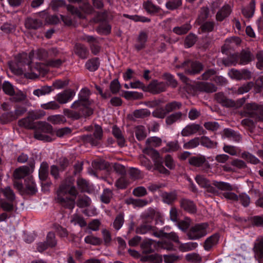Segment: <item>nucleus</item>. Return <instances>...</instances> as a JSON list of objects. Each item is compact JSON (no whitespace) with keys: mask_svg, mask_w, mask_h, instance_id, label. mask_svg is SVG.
<instances>
[{"mask_svg":"<svg viewBox=\"0 0 263 263\" xmlns=\"http://www.w3.org/2000/svg\"><path fill=\"white\" fill-rule=\"evenodd\" d=\"M194 89L200 92L212 93L217 90V87L211 83L198 82L194 85Z\"/></svg>","mask_w":263,"mask_h":263,"instance_id":"f8f14e48","label":"nucleus"},{"mask_svg":"<svg viewBox=\"0 0 263 263\" xmlns=\"http://www.w3.org/2000/svg\"><path fill=\"white\" fill-rule=\"evenodd\" d=\"M136 233L142 235L149 233L156 237L155 233H159V231L156 227L151 225L150 223L142 221V223L136 228Z\"/></svg>","mask_w":263,"mask_h":263,"instance_id":"9b49d317","label":"nucleus"},{"mask_svg":"<svg viewBox=\"0 0 263 263\" xmlns=\"http://www.w3.org/2000/svg\"><path fill=\"white\" fill-rule=\"evenodd\" d=\"M253 251L255 256L259 259L263 258V237H258L255 241Z\"/></svg>","mask_w":263,"mask_h":263,"instance_id":"393cba45","label":"nucleus"},{"mask_svg":"<svg viewBox=\"0 0 263 263\" xmlns=\"http://www.w3.org/2000/svg\"><path fill=\"white\" fill-rule=\"evenodd\" d=\"M84 241L86 243L93 246H99L102 244V240L93 235H89L86 236L84 238Z\"/></svg>","mask_w":263,"mask_h":263,"instance_id":"4d7b16f0","label":"nucleus"},{"mask_svg":"<svg viewBox=\"0 0 263 263\" xmlns=\"http://www.w3.org/2000/svg\"><path fill=\"white\" fill-rule=\"evenodd\" d=\"M252 60V55L250 51L242 50L239 53V64L246 65Z\"/></svg>","mask_w":263,"mask_h":263,"instance_id":"72a5a7b5","label":"nucleus"},{"mask_svg":"<svg viewBox=\"0 0 263 263\" xmlns=\"http://www.w3.org/2000/svg\"><path fill=\"white\" fill-rule=\"evenodd\" d=\"M215 100L223 106L226 107H233L235 103L231 100H229L222 92H218L215 95Z\"/></svg>","mask_w":263,"mask_h":263,"instance_id":"bb28decb","label":"nucleus"},{"mask_svg":"<svg viewBox=\"0 0 263 263\" xmlns=\"http://www.w3.org/2000/svg\"><path fill=\"white\" fill-rule=\"evenodd\" d=\"M100 66V61L98 58H93L88 60L85 63V67L90 71H96Z\"/></svg>","mask_w":263,"mask_h":263,"instance_id":"f704fd0d","label":"nucleus"},{"mask_svg":"<svg viewBox=\"0 0 263 263\" xmlns=\"http://www.w3.org/2000/svg\"><path fill=\"white\" fill-rule=\"evenodd\" d=\"M182 107V103L180 102L173 101L167 103L165 108L167 114L180 109Z\"/></svg>","mask_w":263,"mask_h":263,"instance_id":"a18cd8bd","label":"nucleus"},{"mask_svg":"<svg viewBox=\"0 0 263 263\" xmlns=\"http://www.w3.org/2000/svg\"><path fill=\"white\" fill-rule=\"evenodd\" d=\"M91 199L87 196H83L80 197L77 201V205L80 208H85L89 206L91 204Z\"/></svg>","mask_w":263,"mask_h":263,"instance_id":"e2e57ef3","label":"nucleus"},{"mask_svg":"<svg viewBox=\"0 0 263 263\" xmlns=\"http://www.w3.org/2000/svg\"><path fill=\"white\" fill-rule=\"evenodd\" d=\"M148 34L144 31H141L136 40L135 44V48L138 51L144 49L146 47V43L147 41Z\"/></svg>","mask_w":263,"mask_h":263,"instance_id":"4be33fe9","label":"nucleus"},{"mask_svg":"<svg viewBox=\"0 0 263 263\" xmlns=\"http://www.w3.org/2000/svg\"><path fill=\"white\" fill-rule=\"evenodd\" d=\"M205 161V158L201 155L191 157L188 160L189 164L195 167L202 166Z\"/></svg>","mask_w":263,"mask_h":263,"instance_id":"c9c22d12","label":"nucleus"},{"mask_svg":"<svg viewBox=\"0 0 263 263\" xmlns=\"http://www.w3.org/2000/svg\"><path fill=\"white\" fill-rule=\"evenodd\" d=\"M60 54V51L55 48H51L46 50L44 49H39L36 52L37 58L39 60L47 61L49 58L59 56Z\"/></svg>","mask_w":263,"mask_h":263,"instance_id":"1a4fd4ad","label":"nucleus"},{"mask_svg":"<svg viewBox=\"0 0 263 263\" xmlns=\"http://www.w3.org/2000/svg\"><path fill=\"white\" fill-rule=\"evenodd\" d=\"M34 133V137L40 140L46 142H51L52 138L46 134H52L53 127L49 123L46 122L39 121L35 123Z\"/></svg>","mask_w":263,"mask_h":263,"instance_id":"7ed1b4c3","label":"nucleus"},{"mask_svg":"<svg viewBox=\"0 0 263 263\" xmlns=\"http://www.w3.org/2000/svg\"><path fill=\"white\" fill-rule=\"evenodd\" d=\"M161 197L163 201L167 204H171L177 199V194L175 192H164L162 194Z\"/></svg>","mask_w":263,"mask_h":263,"instance_id":"c03bdc74","label":"nucleus"},{"mask_svg":"<svg viewBox=\"0 0 263 263\" xmlns=\"http://www.w3.org/2000/svg\"><path fill=\"white\" fill-rule=\"evenodd\" d=\"M181 208L190 213L194 214L197 211L196 205L194 202L189 199L183 198L180 200Z\"/></svg>","mask_w":263,"mask_h":263,"instance_id":"aec40b11","label":"nucleus"},{"mask_svg":"<svg viewBox=\"0 0 263 263\" xmlns=\"http://www.w3.org/2000/svg\"><path fill=\"white\" fill-rule=\"evenodd\" d=\"M212 185L218 189L223 191H232L234 189L229 183L214 180Z\"/></svg>","mask_w":263,"mask_h":263,"instance_id":"e433bc0d","label":"nucleus"},{"mask_svg":"<svg viewBox=\"0 0 263 263\" xmlns=\"http://www.w3.org/2000/svg\"><path fill=\"white\" fill-rule=\"evenodd\" d=\"M90 91L87 88H82L79 93V98L77 101L90 105L89 99Z\"/></svg>","mask_w":263,"mask_h":263,"instance_id":"58836bf2","label":"nucleus"},{"mask_svg":"<svg viewBox=\"0 0 263 263\" xmlns=\"http://www.w3.org/2000/svg\"><path fill=\"white\" fill-rule=\"evenodd\" d=\"M191 25L189 23H185L179 27H175L173 28V31L178 35L186 34L191 29Z\"/></svg>","mask_w":263,"mask_h":263,"instance_id":"8fccbe9b","label":"nucleus"},{"mask_svg":"<svg viewBox=\"0 0 263 263\" xmlns=\"http://www.w3.org/2000/svg\"><path fill=\"white\" fill-rule=\"evenodd\" d=\"M77 194L78 192L74 186L63 183L57 191L56 200L64 208L72 210L75 206V200L74 198L69 197L68 195L76 197Z\"/></svg>","mask_w":263,"mask_h":263,"instance_id":"f257e3e1","label":"nucleus"},{"mask_svg":"<svg viewBox=\"0 0 263 263\" xmlns=\"http://www.w3.org/2000/svg\"><path fill=\"white\" fill-rule=\"evenodd\" d=\"M145 154L149 155L154 162V164H156V162H159L162 161L160 158L159 153L157 151L150 148H145L144 151Z\"/></svg>","mask_w":263,"mask_h":263,"instance_id":"5fc2aeb1","label":"nucleus"},{"mask_svg":"<svg viewBox=\"0 0 263 263\" xmlns=\"http://www.w3.org/2000/svg\"><path fill=\"white\" fill-rule=\"evenodd\" d=\"M155 214V210L149 208L141 215L142 221L151 223L152 222Z\"/></svg>","mask_w":263,"mask_h":263,"instance_id":"79ce46f5","label":"nucleus"},{"mask_svg":"<svg viewBox=\"0 0 263 263\" xmlns=\"http://www.w3.org/2000/svg\"><path fill=\"white\" fill-rule=\"evenodd\" d=\"M150 115L151 111L146 108L137 109L133 112V115L136 118H144Z\"/></svg>","mask_w":263,"mask_h":263,"instance_id":"69168bd1","label":"nucleus"},{"mask_svg":"<svg viewBox=\"0 0 263 263\" xmlns=\"http://www.w3.org/2000/svg\"><path fill=\"white\" fill-rule=\"evenodd\" d=\"M220 238L218 233H215L208 237L203 243V248L206 251H210L212 249L216 246L219 241Z\"/></svg>","mask_w":263,"mask_h":263,"instance_id":"6ab92c4d","label":"nucleus"},{"mask_svg":"<svg viewBox=\"0 0 263 263\" xmlns=\"http://www.w3.org/2000/svg\"><path fill=\"white\" fill-rule=\"evenodd\" d=\"M33 57V53L32 52H30L29 54L23 52L18 54L16 57V61L18 66H22L27 65L28 68H30L31 74L32 75V77H37L39 74V71L37 69H36L37 71V72L36 73L35 70L33 69L32 67L30 66Z\"/></svg>","mask_w":263,"mask_h":263,"instance_id":"0eeeda50","label":"nucleus"},{"mask_svg":"<svg viewBox=\"0 0 263 263\" xmlns=\"http://www.w3.org/2000/svg\"><path fill=\"white\" fill-rule=\"evenodd\" d=\"M223 63L227 66L235 65L237 63L239 64V53L233 54L227 58L223 59Z\"/></svg>","mask_w":263,"mask_h":263,"instance_id":"37998d69","label":"nucleus"},{"mask_svg":"<svg viewBox=\"0 0 263 263\" xmlns=\"http://www.w3.org/2000/svg\"><path fill=\"white\" fill-rule=\"evenodd\" d=\"M182 5V0H170L166 3L165 7L168 10L173 11L178 9Z\"/></svg>","mask_w":263,"mask_h":263,"instance_id":"6e6d98bb","label":"nucleus"},{"mask_svg":"<svg viewBox=\"0 0 263 263\" xmlns=\"http://www.w3.org/2000/svg\"><path fill=\"white\" fill-rule=\"evenodd\" d=\"M25 188L23 191L24 193L28 195H33L37 192L36 184L32 177L27 178L25 180Z\"/></svg>","mask_w":263,"mask_h":263,"instance_id":"b1692460","label":"nucleus"},{"mask_svg":"<svg viewBox=\"0 0 263 263\" xmlns=\"http://www.w3.org/2000/svg\"><path fill=\"white\" fill-rule=\"evenodd\" d=\"M162 78L164 80L167 81L166 84L167 86H170L173 88H175L177 86V82L174 79V76L169 73H165L163 74Z\"/></svg>","mask_w":263,"mask_h":263,"instance_id":"052dcab7","label":"nucleus"},{"mask_svg":"<svg viewBox=\"0 0 263 263\" xmlns=\"http://www.w3.org/2000/svg\"><path fill=\"white\" fill-rule=\"evenodd\" d=\"M70 222L74 225L79 224L81 227H84L87 225L84 218L77 214H74L71 216Z\"/></svg>","mask_w":263,"mask_h":263,"instance_id":"603ef678","label":"nucleus"},{"mask_svg":"<svg viewBox=\"0 0 263 263\" xmlns=\"http://www.w3.org/2000/svg\"><path fill=\"white\" fill-rule=\"evenodd\" d=\"M81 40L89 43L92 54L97 55L99 53L101 47L99 45V41L96 37L93 36L84 35L82 37Z\"/></svg>","mask_w":263,"mask_h":263,"instance_id":"ddd939ff","label":"nucleus"},{"mask_svg":"<svg viewBox=\"0 0 263 263\" xmlns=\"http://www.w3.org/2000/svg\"><path fill=\"white\" fill-rule=\"evenodd\" d=\"M89 106L88 104L76 100L71 105L72 109L64 108L63 114L72 120H77L83 117L87 118L93 114V110Z\"/></svg>","mask_w":263,"mask_h":263,"instance_id":"f03ea898","label":"nucleus"},{"mask_svg":"<svg viewBox=\"0 0 263 263\" xmlns=\"http://www.w3.org/2000/svg\"><path fill=\"white\" fill-rule=\"evenodd\" d=\"M208 223H197L189 230L187 236L190 240H197L205 236L208 234L209 228Z\"/></svg>","mask_w":263,"mask_h":263,"instance_id":"20e7f679","label":"nucleus"},{"mask_svg":"<svg viewBox=\"0 0 263 263\" xmlns=\"http://www.w3.org/2000/svg\"><path fill=\"white\" fill-rule=\"evenodd\" d=\"M232 7L229 4H225L218 10L216 15V19L217 21L221 22L228 17L232 12Z\"/></svg>","mask_w":263,"mask_h":263,"instance_id":"5701e85b","label":"nucleus"},{"mask_svg":"<svg viewBox=\"0 0 263 263\" xmlns=\"http://www.w3.org/2000/svg\"><path fill=\"white\" fill-rule=\"evenodd\" d=\"M65 116L62 115H51L47 118V121L53 124H62L66 122Z\"/></svg>","mask_w":263,"mask_h":263,"instance_id":"4c0bfd02","label":"nucleus"},{"mask_svg":"<svg viewBox=\"0 0 263 263\" xmlns=\"http://www.w3.org/2000/svg\"><path fill=\"white\" fill-rule=\"evenodd\" d=\"M39 178L41 180L45 181L48 176V164L45 162L41 163L39 173Z\"/></svg>","mask_w":263,"mask_h":263,"instance_id":"49530a36","label":"nucleus"},{"mask_svg":"<svg viewBox=\"0 0 263 263\" xmlns=\"http://www.w3.org/2000/svg\"><path fill=\"white\" fill-rule=\"evenodd\" d=\"M74 51L76 55L82 59H86L89 54V51L87 48L80 43H77L74 48Z\"/></svg>","mask_w":263,"mask_h":263,"instance_id":"a878e982","label":"nucleus"},{"mask_svg":"<svg viewBox=\"0 0 263 263\" xmlns=\"http://www.w3.org/2000/svg\"><path fill=\"white\" fill-rule=\"evenodd\" d=\"M40 118V116L36 114L29 113V116L18 121V125L26 128L34 129L35 125L33 124V121Z\"/></svg>","mask_w":263,"mask_h":263,"instance_id":"dca6fc26","label":"nucleus"},{"mask_svg":"<svg viewBox=\"0 0 263 263\" xmlns=\"http://www.w3.org/2000/svg\"><path fill=\"white\" fill-rule=\"evenodd\" d=\"M66 7L67 10L70 12L71 14L75 15L80 18H85V15L82 13L80 10L87 14H91L95 11L93 7L88 2L83 3L82 5L80 6L79 9L71 5H68Z\"/></svg>","mask_w":263,"mask_h":263,"instance_id":"423d86ee","label":"nucleus"},{"mask_svg":"<svg viewBox=\"0 0 263 263\" xmlns=\"http://www.w3.org/2000/svg\"><path fill=\"white\" fill-rule=\"evenodd\" d=\"M143 7L144 9L149 13L158 12L160 10V8L153 4L152 1L150 0L144 2Z\"/></svg>","mask_w":263,"mask_h":263,"instance_id":"a19ab883","label":"nucleus"},{"mask_svg":"<svg viewBox=\"0 0 263 263\" xmlns=\"http://www.w3.org/2000/svg\"><path fill=\"white\" fill-rule=\"evenodd\" d=\"M124 221V214L120 213L116 217L113 223L114 228L116 230H119L122 227Z\"/></svg>","mask_w":263,"mask_h":263,"instance_id":"774afa93","label":"nucleus"},{"mask_svg":"<svg viewBox=\"0 0 263 263\" xmlns=\"http://www.w3.org/2000/svg\"><path fill=\"white\" fill-rule=\"evenodd\" d=\"M167 85L163 82H159L157 80H152L147 86V91L153 94H159L165 91Z\"/></svg>","mask_w":263,"mask_h":263,"instance_id":"9d476101","label":"nucleus"},{"mask_svg":"<svg viewBox=\"0 0 263 263\" xmlns=\"http://www.w3.org/2000/svg\"><path fill=\"white\" fill-rule=\"evenodd\" d=\"M53 89L52 86H43L41 87L40 88L35 89L33 91V95L36 96L37 97H40L41 96L45 95L51 92Z\"/></svg>","mask_w":263,"mask_h":263,"instance_id":"13d9d810","label":"nucleus"},{"mask_svg":"<svg viewBox=\"0 0 263 263\" xmlns=\"http://www.w3.org/2000/svg\"><path fill=\"white\" fill-rule=\"evenodd\" d=\"M101 233L104 245L109 246L112 241L111 233L106 229H102Z\"/></svg>","mask_w":263,"mask_h":263,"instance_id":"680f3d73","label":"nucleus"},{"mask_svg":"<svg viewBox=\"0 0 263 263\" xmlns=\"http://www.w3.org/2000/svg\"><path fill=\"white\" fill-rule=\"evenodd\" d=\"M112 133L116 138L118 145L121 147L124 146L125 140L120 129L116 125H114L112 127Z\"/></svg>","mask_w":263,"mask_h":263,"instance_id":"2f4dec72","label":"nucleus"},{"mask_svg":"<svg viewBox=\"0 0 263 263\" xmlns=\"http://www.w3.org/2000/svg\"><path fill=\"white\" fill-rule=\"evenodd\" d=\"M200 144V138L195 137L183 144L185 149H192L197 147Z\"/></svg>","mask_w":263,"mask_h":263,"instance_id":"338daca9","label":"nucleus"},{"mask_svg":"<svg viewBox=\"0 0 263 263\" xmlns=\"http://www.w3.org/2000/svg\"><path fill=\"white\" fill-rule=\"evenodd\" d=\"M135 136L139 141L143 140L146 137V133L145 127L143 126L139 125L135 127Z\"/></svg>","mask_w":263,"mask_h":263,"instance_id":"bf43d9fd","label":"nucleus"},{"mask_svg":"<svg viewBox=\"0 0 263 263\" xmlns=\"http://www.w3.org/2000/svg\"><path fill=\"white\" fill-rule=\"evenodd\" d=\"M177 67L184 68L185 72L190 74L198 73L203 69V65L201 63L190 60L184 61L181 66H177Z\"/></svg>","mask_w":263,"mask_h":263,"instance_id":"6e6552de","label":"nucleus"},{"mask_svg":"<svg viewBox=\"0 0 263 263\" xmlns=\"http://www.w3.org/2000/svg\"><path fill=\"white\" fill-rule=\"evenodd\" d=\"M182 113L180 111L172 114L166 118L165 123L168 125H172L174 123L180 121L182 119Z\"/></svg>","mask_w":263,"mask_h":263,"instance_id":"ea45409f","label":"nucleus"},{"mask_svg":"<svg viewBox=\"0 0 263 263\" xmlns=\"http://www.w3.org/2000/svg\"><path fill=\"white\" fill-rule=\"evenodd\" d=\"M113 193L112 191L109 189H105L103 190V193L101 195V201L105 204H108L112 198Z\"/></svg>","mask_w":263,"mask_h":263,"instance_id":"09e8293b","label":"nucleus"},{"mask_svg":"<svg viewBox=\"0 0 263 263\" xmlns=\"http://www.w3.org/2000/svg\"><path fill=\"white\" fill-rule=\"evenodd\" d=\"M75 95L74 91L72 89H67L58 93L56 100L60 104H65L71 100Z\"/></svg>","mask_w":263,"mask_h":263,"instance_id":"a211bd4d","label":"nucleus"},{"mask_svg":"<svg viewBox=\"0 0 263 263\" xmlns=\"http://www.w3.org/2000/svg\"><path fill=\"white\" fill-rule=\"evenodd\" d=\"M202 130V133L205 134V131L203 129L202 127L198 124H190L186 125L181 131V135L183 137H188L194 135L198 132Z\"/></svg>","mask_w":263,"mask_h":263,"instance_id":"2eb2a0df","label":"nucleus"},{"mask_svg":"<svg viewBox=\"0 0 263 263\" xmlns=\"http://www.w3.org/2000/svg\"><path fill=\"white\" fill-rule=\"evenodd\" d=\"M179 249L181 252H188L195 249L198 247V243L195 242L179 243Z\"/></svg>","mask_w":263,"mask_h":263,"instance_id":"de8ad7c7","label":"nucleus"},{"mask_svg":"<svg viewBox=\"0 0 263 263\" xmlns=\"http://www.w3.org/2000/svg\"><path fill=\"white\" fill-rule=\"evenodd\" d=\"M255 10V0H251L248 6L242 9L241 12L246 18H250L253 16Z\"/></svg>","mask_w":263,"mask_h":263,"instance_id":"7c9ffc66","label":"nucleus"},{"mask_svg":"<svg viewBox=\"0 0 263 263\" xmlns=\"http://www.w3.org/2000/svg\"><path fill=\"white\" fill-rule=\"evenodd\" d=\"M223 134L228 139L236 142H239L241 139V137L238 132L230 128L224 129Z\"/></svg>","mask_w":263,"mask_h":263,"instance_id":"c85d7f7f","label":"nucleus"},{"mask_svg":"<svg viewBox=\"0 0 263 263\" xmlns=\"http://www.w3.org/2000/svg\"><path fill=\"white\" fill-rule=\"evenodd\" d=\"M200 143L208 148H213L216 146L217 143L212 141L206 136H202L200 138Z\"/></svg>","mask_w":263,"mask_h":263,"instance_id":"0e129e2a","label":"nucleus"},{"mask_svg":"<svg viewBox=\"0 0 263 263\" xmlns=\"http://www.w3.org/2000/svg\"><path fill=\"white\" fill-rule=\"evenodd\" d=\"M260 109L255 103L246 104L243 108V110L241 112L242 117H254L257 116Z\"/></svg>","mask_w":263,"mask_h":263,"instance_id":"4468645a","label":"nucleus"},{"mask_svg":"<svg viewBox=\"0 0 263 263\" xmlns=\"http://www.w3.org/2000/svg\"><path fill=\"white\" fill-rule=\"evenodd\" d=\"M16 120L13 111L6 112L0 117V120L3 124H6Z\"/></svg>","mask_w":263,"mask_h":263,"instance_id":"864d4df0","label":"nucleus"},{"mask_svg":"<svg viewBox=\"0 0 263 263\" xmlns=\"http://www.w3.org/2000/svg\"><path fill=\"white\" fill-rule=\"evenodd\" d=\"M155 241L151 239H145L141 243L140 247L143 253L151 254L155 251L156 245Z\"/></svg>","mask_w":263,"mask_h":263,"instance_id":"412c9836","label":"nucleus"},{"mask_svg":"<svg viewBox=\"0 0 263 263\" xmlns=\"http://www.w3.org/2000/svg\"><path fill=\"white\" fill-rule=\"evenodd\" d=\"M156 237L161 238L164 237L166 238L170 239L172 241L178 244L180 243L179 241V237L177 234L174 232H172L170 233L164 232L163 230L159 231V233H155Z\"/></svg>","mask_w":263,"mask_h":263,"instance_id":"473e14b6","label":"nucleus"},{"mask_svg":"<svg viewBox=\"0 0 263 263\" xmlns=\"http://www.w3.org/2000/svg\"><path fill=\"white\" fill-rule=\"evenodd\" d=\"M42 24V22L41 20L31 17L27 18L25 23L26 28L33 30H36L41 28Z\"/></svg>","mask_w":263,"mask_h":263,"instance_id":"cd10ccee","label":"nucleus"},{"mask_svg":"<svg viewBox=\"0 0 263 263\" xmlns=\"http://www.w3.org/2000/svg\"><path fill=\"white\" fill-rule=\"evenodd\" d=\"M179 148V145L177 141H171L167 143L165 147L162 148V152H173L178 151Z\"/></svg>","mask_w":263,"mask_h":263,"instance_id":"3c124183","label":"nucleus"},{"mask_svg":"<svg viewBox=\"0 0 263 263\" xmlns=\"http://www.w3.org/2000/svg\"><path fill=\"white\" fill-rule=\"evenodd\" d=\"M30 171V168L28 166H21L14 171L13 176L15 179H22L28 175Z\"/></svg>","mask_w":263,"mask_h":263,"instance_id":"c756f323","label":"nucleus"},{"mask_svg":"<svg viewBox=\"0 0 263 263\" xmlns=\"http://www.w3.org/2000/svg\"><path fill=\"white\" fill-rule=\"evenodd\" d=\"M103 136V130L99 125H95L93 135H83L81 137L82 140L85 143H89L91 146H97Z\"/></svg>","mask_w":263,"mask_h":263,"instance_id":"39448f33","label":"nucleus"},{"mask_svg":"<svg viewBox=\"0 0 263 263\" xmlns=\"http://www.w3.org/2000/svg\"><path fill=\"white\" fill-rule=\"evenodd\" d=\"M66 59L62 52L59 56L49 58L47 61L46 65L52 68H59L66 62Z\"/></svg>","mask_w":263,"mask_h":263,"instance_id":"f3484780","label":"nucleus"}]
</instances>
